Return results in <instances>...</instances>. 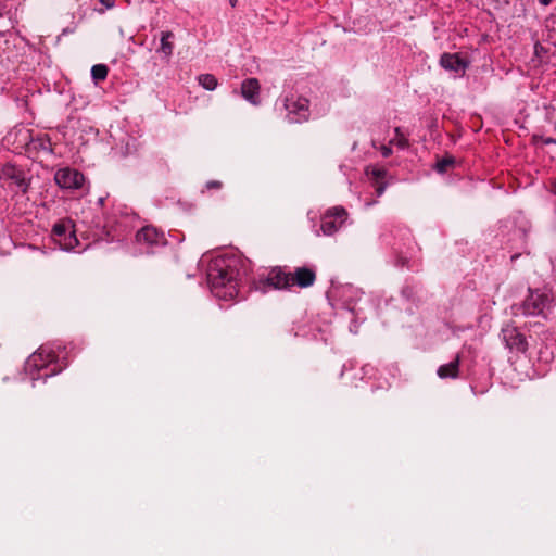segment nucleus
Instances as JSON below:
<instances>
[{"mask_svg":"<svg viewBox=\"0 0 556 556\" xmlns=\"http://www.w3.org/2000/svg\"><path fill=\"white\" fill-rule=\"evenodd\" d=\"M346 219L348 212L344 207H331L321 216L320 228L319 230H315V232L317 236H319L320 232L325 236H332L343 226Z\"/></svg>","mask_w":556,"mask_h":556,"instance_id":"obj_7","label":"nucleus"},{"mask_svg":"<svg viewBox=\"0 0 556 556\" xmlns=\"http://www.w3.org/2000/svg\"><path fill=\"white\" fill-rule=\"evenodd\" d=\"M350 331H351V332H353V333H356V332H357V330H356V326H355L354 324H352V325L350 326Z\"/></svg>","mask_w":556,"mask_h":556,"instance_id":"obj_34","label":"nucleus"},{"mask_svg":"<svg viewBox=\"0 0 556 556\" xmlns=\"http://www.w3.org/2000/svg\"><path fill=\"white\" fill-rule=\"evenodd\" d=\"M3 175L13 181V184L18 188L20 191L23 193H26L29 188V181L26 179L25 173L13 166V165H7L3 168Z\"/></svg>","mask_w":556,"mask_h":556,"instance_id":"obj_15","label":"nucleus"},{"mask_svg":"<svg viewBox=\"0 0 556 556\" xmlns=\"http://www.w3.org/2000/svg\"><path fill=\"white\" fill-rule=\"evenodd\" d=\"M536 141H541L545 146L556 144V139L553 137L534 136Z\"/></svg>","mask_w":556,"mask_h":556,"instance_id":"obj_24","label":"nucleus"},{"mask_svg":"<svg viewBox=\"0 0 556 556\" xmlns=\"http://www.w3.org/2000/svg\"><path fill=\"white\" fill-rule=\"evenodd\" d=\"M66 346L61 343H48L41 345L35 353H33L25 362V372L33 381L42 379L46 381L48 378L58 375L66 367Z\"/></svg>","mask_w":556,"mask_h":556,"instance_id":"obj_2","label":"nucleus"},{"mask_svg":"<svg viewBox=\"0 0 556 556\" xmlns=\"http://www.w3.org/2000/svg\"><path fill=\"white\" fill-rule=\"evenodd\" d=\"M454 163V160L453 157H443L442 160H440L438 163H437V166H435V169L439 172V173H444L447 167H450L451 165H453Z\"/></svg>","mask_w":556,"mask_h":556,"instance_id":"obj_23","label":"nucleus"},{"mask_svg":"<svg viewBox=\"0 0 556 556\" xmlns=\"http://www.w3.org/2000/svg\"><path fill=\"white\" fill-rule=\"evenodd\" d=\"M54 181L63 190H79L84 187L85 176L78 169L66 166L55 172Z\"/></svg>","mask_w":556,"mask_h":556,"instance_id":"obj_10","label":"nucleus"},{"mask_svg":"<svg viewBox=\"0 0 556 556\" xmlns=\"http://www.w3.org/2000/svg\"><path fill=\"white\" fill-rule=\"evenodd\" d=\"M309 102L304 97H286L285 109L287 111V118L290 123H302L308 119L309 116Z\"/></svg>","mask_w":556,"mask_h":556,"instance_id":"obj_9","label":"nucleus"},{"mask_svg":"<svg viewBox=\"0 0 556 556\" xmlns=\"http://www.w3.org/2000/svg\"><path fill=\"white\" fill-rule=\"evenodd\" d=\"M459 363H460L459 355H456L455 358L453 361H451L450 363L441 365L437 370V375L441 379L457 378L458 372H459Z\"/></svg>","mask_w":556,"mask_h":556,"instance_id":"obj_18","label":"nucleus"},{"mask_svg":"<svg viewBox=\"0 0 556 556\" xmlns=\"http://www.w3.org/2000/svg\"><path fill=\"white\" fill-rule=\"evenodd\" d=\"M136 240L138 243H144L148 247L164 245L166 243L165 233L152 226L141 228L136 235Z\"/></svg>","mask_w":556,"mask_h":556,"instance_id":"obj_12","label":"nucleus"},{"mask_svg":"<svg viewBox=\"0 0 556 556\" xmlns=\"http://www.w3.org/2000/svg\"><path fill=\"white\" fill-rule=\"evenodd\" d=\"M245 276L244 262L235 255L216 257L207 269V282L212 294L225 301L239 295Z\"/></svg>","mask_w":556,"mask_h":556,"instance_id":"obj_1","label":"nucleus"},{"mask_svg":"<svg viewBox=\"0 0 556 556\" xmlns=\"http://www.w3.org/2000/svg\"><path fill=\"white\" fill-rule=\"evenodd\" d=\"M229 3L232 8H235L237 4V0H229Z\"/></svg>","mask_w":556,"mask_h":556,"instance_id":"obj_35","label":"nucleus"},{"mask_svg":"<svg viewBox=\"0 0 556 556\" xmlns=\"http://www.w3.org/2000/svg\"><path fill=\"white\" fill-rule=\"evenodd\" d=\"M103 202H104V198H99V203L103 204Z\"/></svg>","mask_w":556,"mask_h":556,"instance_id":"obj_38","label":"nucleus"},{"mask_svg":"<svg viewBox=\"0 0 556 556\" xmlns=\"http://www.w3.org/2000/svg\"><path fill=\"white\" fill-rule=\"evenodd\" d=\"M549 192L556 195V177L549 180Z\"/></svg>","mask_w":556,"mask_h":556,"instance_id":"obj_28","label":"nucleus"},{"mask_svg":"<svg viewBox=\"0 0 556 556\" xmlns=\"http://www.w3.org/2000/svg\"><path fill=\"white\" fill-rule=\"evenodd\" d=\"M174 38L173 31L166 30L160 34V47L156 49L162 59L168 61L174 52Z\"/></svg>","mask_w":556,"mask_h":556,"instance_id":"obj_17","label":"nucleus"},{"mask_svg":"<svg viewBox=\"0 0 556 556\" xmlns=\"http://www.w3.org/2000/svg\"><path fill=\"white\" fill-rule=\"evenodd\" d=\"M291 273H286L281 268H273L266 277H260V279L254 282V287L257 291L266 293L270 290L291 287Z\"/></svg>","mask_w":556,"mask_h":556,"instance_id":"obj_6","label":"nucleus"},{"mask_svg":"<svg viewBox=\"0 0 556 556\" xmlns=\"http://www.w3.org/2000/svg\"><path fill=\"white\" fill-rule=\"evenodd\" d=\"M198 83L204 89L208 91H213L216 89L218 81L216 77L212 74H201L198 76Z\"/></svg>","mask_w":556,"mask_h":556,"instance_id":"obj_20","label":"nucleus"},{"mask_svg":"<svg viewBox=\"0 0 556 556\" xmlns=\"http://www.w3.org/2000/svg\"><path fill=\"white\" fill-rule=\"evenodd\" d=\"M206 188L207 189H212V188L219 189V188H222V182L218 180H211V181L206 182Z\"/></svg>","mask_w":556,"mask_h":556,"instance_id":"obj_26","label":"nucleus"},{"mask_svg":"<svg viewBox=\"0 0 556 556\" xmlns=\"http://www.w3.org/2000/svg\"><path fill=\"white\" fill-rule=\"evenodd\" d=\"M553 302L552 295L542 289H529L528 296L517 305L511 307L513 315L515 316H543L545 312L551 308Z\"/></svg>","mask_w":556,"mask_h":556,"instance_id":"obj_3","label":"nucleus"},{"mask_svg":"<svg viewBox=\"0 0 556 556\" xmlns=\"http://www.w3.org/2000/svg\"><path fill=\"white\" fill-rule=\"evenodd\" d=\"M539 48H541V46H540L539 43H538V45H535V51H536V52H540V49H539Z\"/></svg>","mask_w":556,"mask_h":556,"instance_id":"obj_37","label":"nucleus"},{"mask_svg":"<svg viewBox=\"0 0 556 556\" xmlns=\"http://www.w3.org/2000/svg\"><path fill=\"white\" fill-rule=\"evenodd\" d=\"M374 176L377 178V179H382L386 175V170L383 169H375L372 172Z\"/></svg>","mask_w":556,"mask_h":556,"instance_id":"obj_29","label":"nucleus"},{"mask_svg":"<svg viewBox=\"0 0 556 556\" xmlns=\"http://www.w3.org/2000/svg\"><path fill=\"white\" fill-rule=\"evenodd\" d=\"M109 68L104 64H96L91 67V77L94 81L104 80L108 76Z\"/></svg>","mask_w":556,"mask_h":556,"instance_id":"obj_21","label":"nucleus"},{"mask_svg":"<svg viewBox=\"0 0 556 556\" xmlns=\"http://www.w3.org/2000/svg\"><path fill=\"white\" fill-rule=\"evenodd\" d=\"M440 65L455 74H463L468 66V63L462 59L457 53H443L440 58Z\"/></svg>","mask_w":556,"mask_h":556,"instance_id":"obj_13","label":"nucleus"},{"mask_svg":"<svg viewBox=\"0 0 556 556\" xmlns=\"http://www.w3.org/2000/svg\"><path fill=\"white\" fill-rule=\"evenodd\" d=\"M498 3L508 5L510 3V0H496Z\"/></svg>","mask_w":556,"mask_h":556,"instance_id":"obj_33","label":"nucleus"},{"mask_svg":"<svg viewBox=\"0 0 556 556\" xmlns=\"http://www.w3.org/2000/svg\"><path fill=\"white\" fill-rule=\"evenodd\" d=\"M362 295V290L351 283L332 286L328 291V299L333 307L348 309L355 316L358 315L356 304Z\"/></svg>","mask_w":556,"mask_h":556,"instance_id":"obj_4","label":"nucleus"},{"mask_svg":"<svg viewBox=\"0 0 556 556\" xmlns=\"http://www.w3.org/2000/svg\"><path fill=\"white\" fill-rule=\"evenodd\" d=\"M539 48H541V46H540L539 43H538V45H535V51H536V52H540V49H539Z\"/></svg>","mask_w":556,"mask_h":556,"instance_id":"obj_36","label":"nucleus"},{"mask_svg":"<svg viewBox=\"0 0 556 556\" xmlns=\"http://www.w3.org/2000/svg\"><path fill=\"white\" fill-rule=\"evenodd\" d=\"M392 144H382L380 147V152L383 157H389L392 154Z\"/></svg>","mask_w":556,"mask_h":556,"instance_id":"obj_25","label":"nucleus"},{"mask_svg":"<svg viewBox=\"0 0 556 556\" xmlns=\"http://www.w3.org/2000/svg\"><path fill=\"white\" fill-rule=\"evenodd\" d=\"M540 4L543 7H547L552 3L553 0H538Z\"/></svg>","mask_w":556,"mask_h":556,"instance_id":"obj_32","label":"nucleus"},{"mask_svg":"<svg viewBox=\"0 0 556 556\" xmlns=\"http://www.w3.org/2000/svg\"><path fill=\"white\" fill-rule=\"evenodd\" d=\"M402 294L403 296H405L406 299H410V294H412V290L409 289V287H405L402 289Z\"/></svg>","mask_w":556,"mask_h":556,"instance_id":"obj_30","label":"nucleus"},{"mask_svg":"<svg viewBox=\"0 0 556 556\" xmlns=\"http://www.w3.org/2000/svg\"><path fill=\"white\" fill-rule=\"evenodd\" d=\"M413 239L409 231H404L401 241L394 242L392 245V250L396 256L395 265L399 267H404L408 262L409 251L413 249Z\"/></svg>","mask_w":556,"mask_h":556,"instance_id":"obj_11","label":"nucleus"},{"mask_svg":"<svg viewBox=\"0 0 556 556\" xmlns=\"http://www.w3.org/2000/svg\"><path fill=\"white\" fill-rule=\"evenodd\" d=\"M106 9H112L115 5V0H98Z\"/></svg>","mask_w":556,"mask_h":556,"instance_id":"obj_27","label":"nucleus"},{"mask_svg":"<svg viewBox=\"0 0 556 556\" xmlns=\"http://www.w3.org/2000/svg\"><path fill=\"white\" fill-rule=\"evenodd\" d=\"M395 136L392 138L389 142L392 146L397 147L400 150H405L408 148V138L407 136L402 131L400 127H396L394 129Z\"/></svg>","mask_w":556,"mask_h":556,"instance_id":"obj_19","label":"nucleus"},{"mask_svg":"<svg viewBox=\"0 0 556 556\" xmlns=\"http://www.w3.org/2000/svg\"><path fill=\"white\" fill-rule=\"evenodd\" d=\"M51 238L61 250L66 252L75 251L79 245L75 225L71 218H62L56 222L51 229Z\"/></svg>","mask_w":556,"mask_h":556,"instance_id":"obj_5","label":"nucleus"},{"mask_svg":"<svg viewBox=\"0 0 556 556\" xmlns=\"http://www.w3.org/2000/svg\"><path fill=\"white\" fill-rule=\"evenodd\" d=\"M105 227L116 232V236L119 237L122 232H124L127 228L125 220L113 223L111 218H108L105 223Z\"/></svg>","mask_w":556,"mask_h":556,"instance_id":"obj_22","label":"nucleus"},{"mask_svg":"<svg viewBox=\"0 0 556 556\" xmlns=\"http://www.w3.org/2000/svg\"><path fill=\"white\" fill-rule=\"evenodd\" d=\"M502 341L511 353L523 354L528 350V341L523 333L513 324H506L501 330Z\"/></svg>","mask_w":556,"mask_h":556,"instance_id":"obj_8","label":"nucleus"},{"mask_svg":"<svg viewBox=\"0 0 556 556\" xmlns=\"http://www.w3.org/2000/svg\"><path fill=\"white\" fill-rule=\"evenodd\" d=\"M81 251H85V248H81ZM74 252H80V250H76Z\"/></svg>","mask_w":556,"mask_h":556,"instance_id":"obj_39","label":"nucleus"},{"mask_svg":"<svg viewBox=\"0 0 556 556\" xmlns=\"http://www.w3.org/2000/svg\"><path fill=\"white\" fill-rule=\"evenodd\" d=\"M384 189H386V186H383V185H379V186L377 187V189H376L377 195H378V197L382 195V194H383V192H384Z\"/></svg>","mask_w":556,"mask_h":556,"instance_id":"obj_31","label":"nucleus"},{"mask_svg":"<svg viewBox=\"0 0 556 556\" xmlns=\"http://www.w3.org/2000/svg\"><path fill=\"white\" fill-rule=\"evenodd\" d=\"M292 280L291 286H299L301 288H307L312 286L316 279L315 271L312 268L299 267L293 274H291Z\"/></svg>","mask_w":556,"mask_h":556,"instance_id":"obj_16","label":"nucleus"},{"mask_svg":"<svg viewBox=\"0 0 556 556\" xmlns=\"http://www.w3.org/2000/svg\"><path fill=\"white\" fill-rule=\"evenodd\" d=\"M241 96L251 104H260V83L256 78L244 79L241 84Z\"/></svg>","mask_w":556,"mask_h":556,"instance_id":"obj_14","label":"nucleus"}]
</instances>
